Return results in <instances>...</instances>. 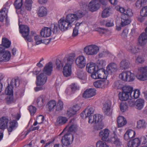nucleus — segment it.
<instances>
[{
    "instance_id": "1",
    "label": "nucleus",
    "mask_w": 147,
    "mask_h": 147,
    "mask_svg": "<svg viewBox=\"0 0 147 147\" xmlns=\"http://www.w3.org/2000/svg\"><path fill=\"white\" fill-rule=\"evenodd\" d=\"M82 16V13L81 12L69 14L66 16L65 19L61 18L58 21V24L52 25L53 27V32L56 33L59 29L62 31L67 30L71 27V24L74 21L78 20Z\"/></svg>"
},
{
    "instance_id": "2",
    "label": "nucleus",
    "mask_w": 147,
    "mask_h": 147,
    "mask_svg": "<svg viewBox=\"0 0 147 147\" xmlns=\"http://www.w3.org/2000/svg\"><path fill=\"white\" fill-rule=\"evenodd\" d=\"M75 55L74 54H69L66 55L63 59L65 65L63 67V72L64 76H69L71 73V65L74 60Z\"/></svg>"
},
{
    "instance_id": "3",
    "label": "nucleus",
    "mask_w": 147,
    "mask_h": 147,
    "mask_svg": "<svg viewBox=\"0 0 147 147\" xmlns=\"http://www.w3.org/2000/svg\"><path fill=\"white\" fill-rule=\"evenodd\" d=\"M133 15L131 10L130 9H127L125 12L122 15L121 25L122 26H124L130 23L131 21L130 18Z\"/></svg>"
},
{
    "instance_id": "4",
    "label": "nucleus",
    "mask_w": 147,
    "mask_h": 147,
    "mask_svg": "<svg viewBox=\"0 0 147 147\" xmlns=\"http://www.w3.org/2000/svg\"><path fill=\"white\" fill-rule=\"evenodd\" d=\"M5 47L3 45L0 47V61L6 62L10 59L11 54L10 52L5 50Z\"/></svg>"
},
{
    "instance_id": "5",
    "label": "nucleus",
    "mask_w": 147,
    "mask_h": 147,
    "mask_svg": "<svg viewBox=\"0 0 147 147\" xmlns=\"http://www.w3.org/2000/svg\"><path fill=\"white\" fill-rule=\"evenodd\" d=\"M20 84V81L18 79H12L10 82V84L5 89V92L6 94L12 95L13 93V89L14 87L18 86Z\"/></svg>"
},
{
    "instance_id": "6",
    "label": "nucleus",
    "mask_w": 147,
    "mask_h": 147,
    "mask_svg": "<svg viewBox=\"0 0 147 147\" xmlns=\"http://www.w3.org/2000/svg\"><path fill=\"white\" fill-rule=\"evenodd\" d=\"M19 28L20 32L25 40L28 42H31L32 40L31 36L29 35L30 31L29 27L27 25H22L19 26Z\"/></svg>"
},
{
    "instance_id": "7",
    "label": "nucleus",
    "mask_w": 147,
    "mask_h": 147,
    "mask_svg": "<svg viewBox=\"0 0 147 147\" xmlns=\"http://www.w3.org/2000/svg\"><path fill=\"white\" fill-rule=\"evenodd\" d=\"M99 51V48L95 45H90L84 48V53L88 55H93L97 54Z\"/></svg>"
},
{
    "instance_id": "8",
    "label": "nucleus",
    "mask_w": 147,
    "mask_h": 147,
    "mask_svg": "<svg viewBox=\"0 0 147 147\" xmlns=\"http://www.w3.org/2000/svg\"><path fill=\"white\" fill-rule=\"evenodd\" d=\"M138 70L140 74H137L136 78L141 81L147 80V66L140 67L138 68Z\"/></svg>"
},
{
    "instance_id": "9",
    "label": "nucleus",
    "mask_w": 147,
    "mask_h": 147,
    "mask_svg": "<svg viewBox=\"0 0 147 147\" xmlns=\"http://www.w3.org/2000/svg\"><path fill=\"white\" fill-rule=\"evenodd\" d=\"M100 7V5L98 0H92L90 2L88 8L90 11L93 12L98 10Z\"/></svg>"
},
{
    "instance_id": "10",
    "label": "nucleus",
    "mask_w": 147,
    "mask_h": 147,
    "mask_svg": "<svg viewBox=\"0 0 147 147\" xmlns=\"http://www.w3.org/2000/svg\"><path fill=\"white\" fill-rule=\"evenodd\" d=\"M75 63L78 67L81 68H83L85 66L86 64V57L83 55L79 56L76 58Z\"/></svg>"
},
{
    "instance_id": "11",
    "label": "nucleus",
    "mask_w": 147,
    "mask_h": 147,
    "mask_svg": "<svg viewBox=\"0 0 147 147\" xmlns=\"http://www.w3.org/2000/svg\"><path fill=\"white\" fill-rule=\"evenodd\" d=\"M111 105V101L109 100L107 101L103 105L102 111L105 114L107 115H110L112 114Z\"/></svg>"
},
{
    "instance_id": "12",
    "label": "nucleus",
    "mask_w": 147,
    "mask_h": 147,
    "mask_svg": "<svg viewBox=\"0 0 147 147\" xmlns=\"http://www.w3.org/2000/svg\"><path fill=\"white\" fill-rule=\"evenodd\" d=\"M36 85L37 86H42L46 82L47 77L44 73H41L36 77Z\"/></svg>"
},
{
    "instance_id": "13",
    "label": "nucleus",
    "mask_w": 147,
    "mask_h": 147,
    "mask_svg": "<svg viewBox=\"0 0 147 147\" xmlns=\"http://www.w3.org/2000/svg\"><path fill=\"white\" fill-rule=\"evenodd\" d=\"M71 138L73 140L74 138L73 135L70 134H66L61 140V141L63 145L67 146L70 144L71 141L70 138Z\"/></svg>"
},
{
    "instance_id": "14",
    "label": "nucleus",
    "mask_w": 147,
    "mask_h": 147,
    "mask_svg": "<svg viewBox=\"0 0 147 147\" xmlns=\"http://www.w3.org/2000/svg\"><path fill=\"white\" fill-rule=\"evenodd\" d=\"M145 33H142L139 36L138 42L141 45L145 44L147 41V27L145 29Z\"/></svg>"
},
{
    "instance_id": "15",
    "label": "nucleus",
    "mask_w": 147,
    "mask_h": 147,
    "mask_svg": "<svg viewBox=\"0 0 147 147\" xmlns=\"http://www.w3.org/2000/svg\"><path fill=\"white\" fill-rule=\"evenodd\" d=\"M109 130L107 129H105L100 131L99 133V136L102 141H107L109 139Z\"/></svg>"
},
{
    "instance_id": "16",
    "label": "nucleus",
    "mask_w": 147,
    "mask_h": 147,
    "mask_svg": "<svg viewBox=\"0 0 147 147\" xmlns=\"http://www.w3.org/2000/svg\"><path fill=\"white\" fill-rule=\"evenodd\" d=\"M96 90L94 88H90L84 91L83 96L84 98H89L91 97L96 94Z\"/></svg>"
},
{
    "instance_id": "17",
    "label": "nucleus",
    "mask_w": 147,
    "mask_h": 147,
    "mask_svg": "<svg viewBox=\"0 0 147 147\" xmlns=\"http://www.w3.org/2000/svg\"><path fill=\"white\" fill-rule=\"evenodd\" d=\"M117 70V65L114 63L109 64L107 67V72L109 74H111Z\"/></svg>"
},
{
    "instance_id": "18",
    "label": "nucleus",
    "mask_w": 147,
    "mask_h": 147,
    "mask_svg": "<svg viewBox=\"0 0 147 147\" xmlns=\"http://www.w3.org/2000/svg\"><path fill=\"white\" fill-rule=\"evenodd\" d=\"M53 64L52 62H49L46 64L43 70V73L48 76L51 75L53 70Z\"/></svg>"
},
{
    "instance_id": "19",
    "label": "nucleus",
    "mask_w": 147,
    "mask_h": 147,
    "mask_svg": "<svg viewBox=\"0 0 147 147\" xmlns=\"http://www.w3.org/2000/svg\"><path fill=\"white\" fill-rule=\"evenodd\" d=\"M41 36L47 37L50 36L51 34V28L45 27L42 28L40 32Z\"/></svg>"
},
{
    "instance_id": "20",
    "label": "nucleus",
    "mask_w": 147,
    "mask_h": 147,
    "mask_svg": "<svg viewBox=\"0 0 147 147\" xmlns=\"http://www.w3.org/2000/svg\"><path fill=\"white\" fill-rule=\"evenodd\" d=\"M8 119L5 117H3L0 118V129L3 130L7 127L9 122Z\"/></svg>"
},
{
    "instance_id": "21",
    "label": "nucleus",
    "mask_w": 147,
    "mask_h": 147,
    "mask_svg": "<svg viewBox=\"0 0 147 147\" xmlns=\"http://www.w3.org/2000/svg\"><path fill=\"white\" fill-rule=\"evenodd\" d=\"M140 140L138 138L129 140L127 146L128 147H138L140 144Z\"/></svg>"
},
{
    "instance_id": "22",
    "label": "nucleus",
    "mask_w": 147,
    "mask_h": 147,
    "mask_svg": "<svg viewBox=\"0 0 147 147\" xmlns=\"http://www.w3.org/2000/svg\"><path fill=\"white\" fill-rule=\"evenodd\" d=\"M96 68L95 64L93 63H89L86 65V69L88 72L89 73L92 74L96 71Z\"/></svg>"
},
{
    "instance_id": "23",
    "label": "nucleus",
    "mask_w": 147,
    "mask_h": 147,
    "mask_svg": "<svg viewBox=\"0 0 147 147\" xmlns=\"http://www.w3.org/2000/svg\"><path fill=\"white\" fill-rule=\"evenodd\" d=\"M56 105V102L55 100H51L48 102L46 107L48 111L51 112L53 111Z\"/></svg>"
},
{
    "instance_id": "24",
    "label": "nucleus",
    "mask_w": 147,
    "mask_h": 147,
    "mask_svg": "<svg viewBox=\"0 0 147 147\" xmlns=\"http://www.w3.org/2000/svg\"><path fill=\"white\" fill-rule=\"evenodd\" d=\"M94 85L97 88H104L107 86L106 82L103 80H99L95 82L94 83Z\"/></svg>"
},
{
    "instance_id": "25",
    "label": "nucleus",
    "mask_w": 147,
    "mask_h": 147,
    "mask_svg": "<svg viewBox=\"0 0 147 147\" xmlns=\"http://www.w3.org/2000/svg\"><path fill=\"white\" fill-rule=\"evenodd\" d=\"M117 122L119 127H121L127 123V121L125 118L121 116H119L118 117Z\"/></svg>"
},
{
    "instance_id": "26",
    "label": "nucleus",
    "mask_w": 147,
    "mask_h": 147,
    "mask_svg": "<svg viewBox=\"0 0 147 147\" xmlns=\"http://www.w3.org/2000/svg\"><path fill=\"white\" fill-rule=\"evenodd\" d=\"M67 121V119L66 117L60 116L57 118L56 124L59 125H62L65 123Z\"/></svg>"
},
{
    "instance_id": "27",
    "label": "nucleus",
    "mask_w": 147,
    "mask_h": 147,
    "mask_svg": "<svg viewBox=\"0 0 147 147\" xmlns=\"http://www.w3.org/2000/svg\"><path fill=\"white\" fill-rule=\"evenodd\" d=\"M120 67L122 69H126L130 67V63L129 61L126 59L122 60L120 63Z\"/></svg>"
},
{
    "instance_id": "28",
    "label": "nucleus",
    "mask_w": 147,
    "mask_h": 147,
    "mask_svg": "<svg viewBox=\"0 0 147 147\" xmlns=\"http://www.w3.org/2000/svg\"><path fill=\"white\" fill-rule=\"evenodd\" d=\"M97 74L99 79H105L107 77V73L106 71L103 68H101L97 70Z\"/></svg>"
},
{
    "instance_id": "29",
    "label": "nucleus",
    "mask_w": 147,
    "mask_h": 147,
    "mask_svg": "<svg viewBox=\"0 0 147 147\" xmlns=\"http://www.w3.org/2000/svg\"><path fill=\"white\" fill-rule=\"evenodd\" d=\"M144 101L142 99H139L137 100L135 102V108L139 110H141L143 107Z\"/></svg>"
},
{
    "instance_id": "30",
    "label": "nucleus",
    "mask_w": 147,
    "mask_h": 147,
    "mask_svg": "<svg viewBox=\"0 0 147 147\" xmlns=\"http://www.w3.org/2000/svg\"><path fill=\"white\" fill-rule=\"evenodd\" d=\"M18 123L16 120H13L9 123V127H7L9 132H11L17 127Z\"/></svg>"
},
{
    "instance_id": "31",
    "label": "nucleus",
    "mask_w": 147,
    "mask_h": 147,
    "mask_svg": "<svg viewBox=\"0 0 147 147\" xmlns=\"http://www.w3.org/2000/svg\"><path fill=\"white\" fill-rule=\"evenodd\" d=\"M37 13L39 17H42L45 16L47 14V9L43 6L40 7L39 8Z\"/></svg>"
},
{
    "instance_id": "32",
    "label": "nucleus",
    "mask_w": 147,
    "mask_h": 147,
    "mask_svg": "<svg viewBox=\"0 0 147 147\" xmlns=\"http://www.w3.org/2000/svg\"><path fill=\"white\" fill-rule=\"evenodd\" d=\"M77 77L82 80H85L86 78V74L82 70H78L76 73Z\"/></svg>"
},
{
    "instance_id": "33",
    "label": "nucleus",
    "mask_w": 147,
    "mask_h": 147,
    "mask_svg": "<svg viewBox=\"0 0 147 147\" xmlns=\"http://www.w3.org/2000/svg\"><path fill=\"white\" fill-rule=\"evenodd\" d=\"M71 121H69V123L66 126V128L69 127L68 129V132H74L76 131L77 128V126L76 125L74 124H70Z\"/></svg>"
},
{
    "instance_id": "34",
    "label": "nucleus",
    "mask_w": 147,
    "mask_h": 147,
    "mask_svg": "<svg viewBox=\"0 0 147 147\" xmlns=\"http://www.w3.org/2000/svg\"><path fill=\"white\" fill-rule=\"evenodd\" d=\"M95 110V107L93 106H89L85 110V113H86L85 117L89 116L92 115Z\"/></svg>"
},
{
    "instance_id": "35",
    "label": "nucleus",
    "mask_w": 147,
    "mask_h": 147,
    "mask_svg": "<svg viewBox=\"0 0 147 147\" xmlns=\"http://www.w3.org/2000/svg\"><path fill=\"white\" fill-rule=\"evenodd\" d=\"M129 95L126 94L122 91V92H119V100L121 101H125L129 98Z\"/></svg>"
},
{
    "instance_id": "36",
    "label": "nucleus",
    "mask_w": 147,
    "mask_h": 147,
    "mask_svg": "<svg viewBox=\"0 0 147 147\" xmlns=\"http://www.w3.org/2000/svg\"><path fill=\"white\" fill-rule=\"evenodd\" d=\"M82 22L79 23L78 22L75 25V27L74 28L73 30V32L72 34V36L73 37H75L77 36L78 34V29L80 26L82 24Z\"/></svg>"
},
{
    "instance_id": "37",
    "label": "nucleus",
    "mask_w": 147,
    "mask_h": 147,
    "mask_svg": "<svg viewBox=\"0 0 147 147\" xmlns=\"http://www.w3.org/2000/svg\"><path fill=\"white\" fill-rule=\"evenodd\" d=\"M2 44L6 48H9L11 45V42L7 38H3L2 39Z\"/></svg>"
},
{
    "instance_id": "38",
    "label": "nucleus",
    "mask_w": 147,
    "mask_h": 147,
    "mask_svg": "<svg viewBox=\"0 0 147 147\" xmlns=\"http://www.w3.org/2000/svg\"><path fill=\"white\" fill-rule=\"evenodd\" d=\"M133 90V88L130 86H127V87H124L122 90V91L124 92L126 94H127L129 95L132 94V92Z\"/></svg>"
},
{
    "instance_id": "39",
    "label": "nucleus",
    "mask_w": 147,
    "mask_h": 147,
    "mask_svg": "<svg viewBox=\"0 0 147 147\" xmlns=\"http://www.w3.org/2000/svg\"><path fill=\"white\" fill-rule=\"evenodd\" d=\"M56 111H60L62 110L63 108V103L61 100H59L55 107Z\"/></svg>"
},
{
    "instance_id": "40",
    "label": "nucleus",
    "mask_w": 147,
    "mask_h": 147,
    "mask_svg": "<svg viewBox=\"0 0 147 147\" xmlns=\"http://www.w3.org/2000/svg\"><path fill=\"white\" fill-rule=\"evenodd\" d=\"M55 64L57 66L56 69L58 70H59L61 69L65 63H63L62 60V62L59 59H57L55 61Z\"/></svg>"
},
{
    "instance_id": "41",
    "label": "nucleus",
    "mask_w": 147,
    "mask_h": 147,
    "mask_svg": "<svg viewBox=\"0 0 147 147\" xmlns=\"http://www.w3.org/2000/svg\"><path fill=\"white\" fill-rule=\"evenodd\" d=\"M32 3V0H26L24 5L26 8L28 10H30Z\"/></svg>"
},
{
    "instance_id": "42",
    "label": "nucleus",
    "mask_w": 147,
    "mask_h": 147,
    "mask_svg": "<svg viewBox=\"0 0 147 147\" xmlns=\"http://www.w3.org/2000/svg\"><path fill=\"white\" fill-rule=\"evenodd\" d=\"M23 5L22 0H16L14 5L16 9L20 8Z\"/></svg>"
},
{
    "instance_id": "43",
    "label": "nucleus",
    "mask_w": 147,
    "mask_h": 147,
    "mask_svg": "<svg viewBox=\"0 0 147 147\" xmlns=\"http://www.w3.org/2000/svg\"><path fill=\"white\" fill-rule=\"evenodd\" d=\"M130 75L129 71H125L120 74L119 75V77L120 78L123 80L126 81V80H125V78H127V76H129V75Z\"/></svg>"
},
{
    "instance_id": "44",
    "label": "nucleus",
    "mask_w": 147,
    "mask_h": 147,
    "mask_svg": "<svg viewBox=\"0 0 147 147\" xmlns=\"http://www.w3.org/2000/svg\"><path fill=\"white\" fill-rule=\"evenodd\" d=\"M147 2V0H137L136 5L137 7H140L144 5Z\"/></svg>"
},
{
    "instance_id": "45",
    "label": "nucleus",
    "mask_w": 147,
    "mask_h": 147,
    "mask_svg": "<svg viewBox=\"0 0 147 147\" xmlns=\"http://www.w3.org/2000/svg\"><path fill=\"white\" fill-rule=\"evenodd\" d=\"M103 116L100 114L95 115V123L102 122Z\"/></svg>"
},
{
    "instance_id": "46",
    "label": "nucleus",
    "mask_w": 147,
    "mask_h": 147,
    "mask_svg": "<svg viewBox=\"0 0 147 147\" xmlns=\"http://www.w3.org/2000/svg\"><path fill=\"white\" fill-rule=\"evenodd\" d=\"M110 8H107L105 9L102 13V18H106L109 16Z\"/></svg>"
},
{
    "instance_id": "47",
    "label": "nucleus",
    "mask_w": 147,
    "mask_h": 147,
    "mask_svg": "<svg viewBox=\"0 0 147 147\" xmlns=\"http://www.w3.org/2000/svg\"><path fill=\"white\" fill-rule=\"evenodd\" d=\"M112 140L114 142V144H115L116 146H121L122 144L119 139L115 137L112 138Z\"/></svg>"
},
{
    "instance_id": "48",
    "label": "nucleus",
    "mask_w": 147,
    "mask_h": 147,
    "mask_svg": "<svg viewBox=\"0 0 147 147\" xmlns=\"http://www.w3.org/2000/svg\"><path fill=\"white\" fill-rule=\"evenodd\" d=\"M140 94V92L139 90H135L133 94L131 95V97L132 98L134 99H136L139 97Z\"/></svg>"
},
{
    "instance_id": "49",
    "label": "nucleus",
    "mask_w": 147,
    "mask_h": 147,
    "mask_svg": "<svg viewBox=\"0 0 147 147\" xmlns=\"http://www.w3.org/2000/svg\"><path fill=\"white\" fill-rule=\"evenodd\" d=\"M113 87L115 89H119L122 88V84L120 83V81H116L113 83Z\"/></svg>"
},
{
    "instance_id": "50",
    "label": "nucleus",
    "mask_w": 147,
    "mask_h": 147,
    "mask_svg": "<svg viewBox=\"0 0 147 147\" xmlns=\"http://www.w3.org/2000/svg\"><path fill=\"white\" fill-rule=\"evenodd\" d=\"M130 73V75L129 76H127V78H125V79L126 80V81L127 82H131L134 80L135 78V76L133 73H131L129 71Z\"/></svg>"
},
{
    "instance_id": "51",
    "label": "nucleus",
    "mask_w": 147,
    "mask_h": 147,
    "mask_svg": "<svg viewBox=\"0 0 147 147\" xmlns=\"http://www.w3.org/2000/svg\"><path fill=\"white\" fill-rule=\"evenodd\" d=\"M96 147H109L107 143L105 142L99 141L96 144Z\"/></svg>"
},
{
    "instance_id": "52",
    "label": "nucleus",
    "mask_w": 147,
    "mask_h": 147,
    "mask_svg": "<svg viewBox=\"0 0 147 147\" xmlns=\"http://www.w3.org/2000/svg\"><path fill=\"white\" fill-rule=\"evenodd\" d=\"M128 50L133 53H135L138 52L139 49L138 47L131 46H129Z\"/></svg>"
},
{
    "instance_id": "53",
    "label": "nucleus",
    "mask_w": 147,
    "mask_h": 147,
    "mask_svg": "<svg viewBox=\"0 0 147 147\" xmlns=\"http://www.w3.org/2000/svg\"><path fill=\"white\" fill-rule=\"evenodd\" d=\"M145 126V121L143 120H140L137 122V127L138 128H143Z\"/></svg>"
},
{
    "instance_id": "54",
    "label": "nucleus",
    "mask_w": 147,
    "mask_h": 147,
    "mask_svg": "<svg viewBox=\"0 0 147 147\" xmlns=\"http://www.w3.org/2000/svg\"><path fill=\"white\" fill-rule=\"evenodd\" d=\"M96 125L94 127L95 129L98 130L102 129L104 125L102 122L97 123Z\"/></svg>"
},
{
    "instance_id": "55",
    "label": "nucleus",
    "mask_w": 147,
    "mask_h": 147,
    "mask_svg": "<svg viewBox=\"0 0 147 147\" xmlns=\"http://www.w3.org/2000/svg\"><path fill=\"white\" fill-rule=\"evenodd\" d=\"M28 109L31 115H34L36 110V107L32 105H30Z\"/></svg>"
},
{
    "instance_id": "56",
    "label": "nucleus",
    "mask_w": 147,
    "mask_h": 147,
    "mask_svg": "<svg viewBox=\"0 0 147 147\" xmlns=\"http://www.w3.org/2000/svg\"><path fill=\"white\" fill-rule=\"evenodd\" d=\"M140 13L142 16H147V6L143 7L140 11Z\"/></svg>"
},
{
    "instance_id": "57",
    "label": "nucleus",
    "mask_w": 147,
    "mask_h": 147,
    "mask_svg": "<svg viewBox=\"0 0 147 147\" xmlns=\"http://www.w3.org/2000/svg\"><path fill=\"white\" fill-rule=\"evenodd\" d=\"M129 135L130 139L134 137L136 135V133L134 131L132 130H129L126 131Z\"/></svg>"
},
{
    "instance_id": "58",
    "label": "nucleus",
    "mask_w": 147,
    "mask_h": 147,
    "mask_svg": "<svg viewBox=\"0 0 147 147\" xmlns=\"http://www.w3.org/2000/svg\"><path fill=\"white\" fill-rule=\"evenodd\" d=\"M34 38L36 45H38L42 42V40L41 39V37L40 36H36Z\"/></svg>"
},
{
    "instance_id": "59",
    "label": "nucleus",
    "mask_w": 147,
    "mask_h": 147,
    "mask_svg": "<svg viewBox=\"0 0 147 147\" xmlns=\"http://www.w3.org/2000/svg\"><path fill=\"white\" fill-rule=\"evenodd\" d=\"M106 61L105 60L103 59L99 60L97 61V67H103L106 65Z\"/></svg>"
},
{
    "instance_id": "60",
    "label": "nucleus",
    "mask_w": 147,
    "mask_h": 147,
    "mask_svg": "<svg viewBox=\"0 0 147 147\" xmlns=\"http://www.w3.org/2000/svg\"><path fill=\"white\" fill-rule=\"evenodd\" d=\"M76 114V113L73 110L72 108H70L67 111V114L69 117L73 116Z\"/></svg>"
},
{
    "instance_id": "61",
    "label": "nucleus",
    "mask_w": 147,
    "mask_h": 147,
    "mask_svg": "<svg viewBox=\"0 0 147 147\" xmlns=\"http://www.w3.org/2000/svg\"><path fill=\"white\" fill-rule=\"evenodd\" d=\"M128 108L127 105L124 103H121L120 105V109L121 110L122 112L125 111Z\"/></svg>"
},
{
    "instance_id": "62",
    "label": "nucleus",
    "mask_w": 147,
    "mask_h": 147,
    "mask_svg": "<svg viewBox=\"0 0 147 147\" xmlns=\"http://www.w3.org/2000/svg\"><path fill=\"white\" fill-rule=\"evenodd\" d=\"M143 58L141 56H139L136 59V63H142L144 62Z\"/></svg>"
},
{
    "instance_id": "63",
    "label": "nucleus",
    "mask_w": 147,
    "mask_h": 147,
    "mask_svg": "<svg viewBox=\"0 0 147 147\" xmlns=\"http://www.w3.org/2000/svg\"><path fill=\"white\" fill-rule=\"evenodd\" d=\"M40 97L41 98V99H42L40 105V106H43V104L45 103L47 100V98L46 96L45 95H41Z\"/></svg>"
},
{
    "instance_id": "64",
    "label": "nucleus",
    "mask_w": 147,
    "mask_h": 147,
    "mask_svg": "<svg viewBox=\"0 0 147 147\" xmlns=\"http://www.w3.org/2000/svg\"><path fill=\"white\" fill-rule=\"evenodd\" d=\"M70 86L71 90V91L73 92V93L76 90L79 89V87L75 84H72Z\"/></svg>"
}]
</instances>
